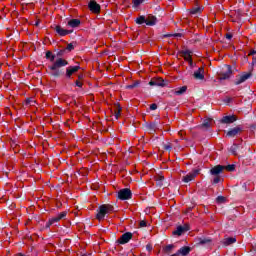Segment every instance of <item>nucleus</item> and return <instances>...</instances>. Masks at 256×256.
I'll return each instance as SVG.
<instances>
[{
	"label": "nucleus",
	"mask_w": 256,
	"mask_h": 256,
	"mask_svg": "<svg viewBox=\"0 0 256 256\" xmlns=\"http://www.w3.org/2000/svg\"><path fill=\"white\" fill-rule=\"evenodd\" d=\"M113 211V206L112 205H109V204H104V205H101L99 207V211L97 213V220L98 221H103V219H105V216L108 214V213H111Z\"/></svg>",
	"instance_id": "obj_1"
},
{
	"label": "nucleus",
	"mask_w": 256,
	"mask_h": 256,
	"mask_svg": "<svg viewBox=\"0 0 256 256\" xmlns=\"http://www.w3.org/2000/svg\"><path fill=\"white\" fill-rule=\"evenodd\" d=\"M67 65H69L67 60L63 58H58L51 66H49V69L50 71H57V69H60V67H65Z\"/></svg>",
	"instance_id": "obj_2"
},
{
	"label": "nucleus",
	"mask_w": 256,
	"mask_h": 256,
	"mask_svg": "<svg viewBox=\"0 0 256 256\" xmlns=\"http://www.w3.org/2000/svg\"><path fill=\"white\" fill-rule=\"evenodd\" d=\"M232 74H233V70L231 69V65L224 66V68L220 73V81H225L227 79H230Z\"/></svg>",
	"instance_id": "obj_3"
},
{
	"label": "nucleus",
	"mask_w": 256,
	"mask_h": 256,
	"mask_svg": "<svg viewBox=\"0 0 256 256\" xmlns=\"http://www.w3.org/2000/svg\"><path fill=\"white\" fill-rule=\"evenodd\" d=\"M132 196H133V193L129 190V188L121 189L118 192V199H120L121 201H127L131 199Z\"/></svg>",
	"instance_id": "obj_4"
},
{
	"label": "nucleus",
	"mask_w": 256,
	"mask_h": 256,
	"mask_svg": "<svg viewBox=\"0 0 256 256\" xmlns=\"http://www.w3.org/2000/svg\"><path fill=\"white\" fill-rule=\"evenodd\" d=\"M65 217H67V212H61V213L58 214L57 216L51 218V219L46 223V228L49 229V227H51V225H55V223H59V221H61V219H65Z\"/></svg>",
	"instance_id": "obj_5"
},
{
	"label": "nucleus",
	"mask_w": 256,
	"mask_h": 256,
	"mask_svg": "<svg viewBox=\"0 0 256 256\" xmlns=\"http://www.w3.org/2000/svg\"><path fill=\"white\" fill-rule=\"evenodd\" d=\"M199 175V170H193L192 172L183 176L182 181L183 183H191V181L195 180V177Z\"/></svg>",
	"instance_id": "obj_6"
},
{
	"label": "nucleus",
	"mask_w": 256,
	"mask_h": 256,
	"mask_svg": "<svg viewBox=\"0 0 256 256\" xmlns=\"http://www.w3.org/2000/svg\"><path fill=\"white\" fill-rule=\"evenodd\" d=\"M250 78H251V72H245L237 76V78L235 79V85H241L242 83H245L247 79H250Z\"/></svg>",
	"instance_id": "obj_7"
},
{
	"label": "nucleus",
	"mask_w": 256,
	"mask_h": 256,
	"mask_svg": "<svg viewBox=\"0 0 256 256\" xmlns=\"http://www.w3.org/2000/svg\"><path fill=\"white\" fill-rule=\"evenodd\" d=\"M132 239H133V233H131V232H126V233H124V234L120 237V239H118V243H119L120 245H125V244L129 243V241L132 240Z\"/></svg>",
	"instance_id": "obj_8"
},
{
	"label": "nucleus",
	"mask_w": 256,
	"mask_h": 256,
	"mask_svg": "<svg viewBox=\"0 0 256 256\" xmlns=\"http://www.w3.org/2000/svg\"><path fill=\"white\" fill-rule=\"evenodd\" d=\"M88 9H90L92 13H99L101 11V5H99L95 0H90L88 3Z\"/></svg>",
	"instance_id": "obj_9"
},
{
	"label": "nucleus",
	"mask_w": 256,
	"mask_h": 256,
	"mask_svg": "<svg viewBox=\"0 0 256 256\" xmlns=\"http://www.w3.org/2000/svg\"><path fill=\"white\" fill-rule=\"evenodd\" d=\"M55 31L60 35V37H65L66 35H71V33H73V30L65 29L60 25L55 26Z\"/></svg>",
	"instance_id": "obj_10"
},
{
	"label": "nucleus",
	"mask_w": 256,
	"mask_h": 256,
	"mask_svg": "<svg viewBox=\"0 0 256 256\" xmlns=\"http://www.w3.org/2000/svg\"><path fill=\"white\" fill-rule=\"evenodd\" d=\"M79 69H81V66H70L66 69V77L67 79H71V76L74 73H77V71H79Z\"/></svg>",
	"instance_id": "obj_11"
},
{
	"label": "nucleus",
	"mask_w": 256,
	"mask_h": 256,
	"mask_svg": "<svg viewBox=\"0 0 256 256\" xmlns=\"http://www.w3.org/2000/svg\"><path fill=\"white\" fill-rule=\"evenodd\" d=\"M194 78L200 81L205 79V69L203 67L198 68V70L194 72Z\"/></svg>",
	"instance_id": "obj_12"
},
{
	"label": "nucleus",
	"mask_w": 256,
	"mask_h": 256,
	"mask_svg": "<svg viewBox=\"0 0 256 256\" xmlns=\"http://www.w3.org/2000/svg\"><path fill=\"white\" fill-rule=\"evenodd\" d=\"M149 85H151L152 87H165V80L157 78L156 80L150 81Z\"/></svg>",
	"instance_id": "obj_13"
},
{
	"label": "nucleus",
	"mask_w": 256,
	"mask_h": 256,
	"mask_svg": "<svg viewBox=\"0 0 256 256\" xmlns=\"http://www.w3.org/2000/svg\"><path fill=\"white\" fill-rule=\"evenodd\" d=\"M241 131H242V129L239 126L232 128L231 130H229L227 132V137H237V135H239V133H241Z\"/></svg>",
	"instance_id": "obj_14"
},
{
	"label": "nucleus",
	"mask_w": 256,
	"mask_h": 256,
	"mask_svg": "<svg viewBox=\"0 0 256 256\" xmlns=\"http://www.w3.org/2000/svg\"><path fill=\"white\" fill-rule=\"evenodd\" d=\"M189 253H191V247L184 246L176 252V255L188 256Z\"/></svg>",
	"instance_id": "obj_15"
},
{
	"label": "nucleus",
	"mask_w": 256,
	"mask_h": 256,
	"mask_svg": "<svg viewBox=\"0 0 256 256\" xmlns=\"http://www.w3.org/2000/svg\"><path fill=\"white\" fill-rule=\"evenodd\" d=\"M79 25H81V20L79 19H71L67 22V27H71V29H76Z\"/></svg>",
	"instance_id": "obj_16"
},
{
	"label": "nucleus",
	"mask_w": 256,
	"mask_h": 256,
	"mask_svg": "<svg viewBox=\"0 0 256 256\" xmlns=\"http://www.w3.org/2000/svg\"><path fill=\"white\" fill-rule=\"evenodd\" d=\"M146 25H148L149 27H153L154 25H157V17L153 15H149L146 18Z\"/></svg>",
	"instance_id": "obj_17"
},
{
	"label": "nucleus",
	"mask_w": 256,
	"mask_h": 256,
	"mask_svg": "<svg viewBox=\"0 0 256 256\" xmlns=\"http://www.w3.org/2000/svg\"><path fill=\"white\" fill-rule=\"evenodd\" d=\"M223 169H225L224 166H222V165H217V166H215L214 168H212V169L210 170V173H211V175H219L220 173L223 172Z\"/></svg>",
	"instance_id": "obj_18"
},
{
	"label": "nucleus",
	"mask_w": 256,
	"mask_h": 256,
	"mask_svg": "<svg viewBox=\"0 0 256 256\" xmlns=\"http://www.w3.org/2000/svg\"><path fill=\"white\" fill-rule=\"evenodd\" d=\"M223 245H225V247L229 246V245H233V243H237V238L236 237H227L222 241Z\"/></svg>",
	"instance_id": "obj_19"
},
{
	"label": "nucleus",
	"mask_w": 256,
	"mask_h": 256,
	"mask_svg": "<svg viewBox=\"0 0 256 256\" xmlns=\"http://www.w3.org/2000/svg\"><path fill=\"white\" fill-rule=\"evenodd\" d=\"M235 121H237V119L235 118V116H224V117L221 119V123H226V124L235 123Z\"/></svg>",
	"instance_id": "obj_20"
},
{
	"label": "nucleus",
	"mask_w": 256,
	"mask_h": 256,
	"mask_svg": "<svg viewBox=\"0 0 256 256\" xmlns=\"http://www.w3.org/2000/svg\"><path fill=\"white\" fill-rule=\"evenodd\" d=\"M182 57H184L185 61H191V51L190 50H184L182 51Z\"/></svg>",
	"instance_id": "obj_21"
},
{
	"label": "nucleus",
	"mask_w": 256,
	"mask_h": 256,
	"mask_svg": "<svg viewBox=\"0 0 256 256\" xmlns=\"http://www.w3.org/2000/svg\"><path fill=\"white\" fill-rule=\"evenodd\" d=\"M184 231H185V228L183 226H178L176 230L173 232V235L181 236L183 235Z\"/></svg>",
	"instance_id": "obj_22"
},
{
	"label": "nucleus",
	"mask_w": 256,
	"mask_h": 256,
	"mask_svg": "<svg viewBox=\"0 0 256 256\" xmlns=\"http://www.w3.org/2000/svg\"><path fill=\"white\" fill-rule=\"evenodd\" d=\"M173 249H175V245L173 244H169L166 247L163 248V251L169 255L171 253V251H173Z\"/></svg>",
	"instance_id": "obj_23"
},
{
	"label": "nucleus",
	"mask_w": 256,
	"mask_h": 256,
	"mask_svg": "<svg viewBox=\"0 0 256 256\" xmlns=\"http://www.w3.org/2000/svg\"><path fill=\"white\" fill-rule=\"evenodd\" d=\"M136 23L137 25H143V23L147 24V18H145V16H140L136 18Z\"/></svg>",
	"instance_id": "obj_24"
},
{
	"label": "nucleus",
	"mask_w": 256,
	"mask_h": 256,
	"mask_svg": "<svg viewBox=\"0 0 256 256\" xmlns=\"http://www.w3.org/2000/svg\"><path fill=\"white\" fill-rule=\"evenodd\" d=\"M187 91V86H182L175 91V95H183Z\"/></svg>",
	"instance_id": "obj_25"
},
{
	"label": "nucleus",
	"mask_w": 256,
	"mask_h": 256,
	"mask_svg": "<svg viewBox=\"0 0 256 256\" xmlns=\"http://www.w3.org/2000/svg\"><path fill=\"white\" fill-rule=\"evenodd\" d=\"M46 59H49L51 61V63H53V61H55V54H53L51 51H47Z\"/></svg>",
	"instance_id": "obj_26"
},
{
	"label": "nucleus",
	"mask_w": 256,
	"mask_h": 256,
	"mask_svg": "<svg viewBox=\"0 0 256 256\" xmlns=\"http://www.w3.org/2000/svg\"><path fill=\"white\" fill-rule=\"evenodd\" d=\"M199 245H207L211 243V239L209 238H199Z\"/></svg>",
	"instance_id": "obj_27"
},
{
	"label": "nucleus",
	"mask_w": 256,
	"mask_h": 256,
	"mask_svg": "<svg viewBox=\"0 0 256 256\" xmlns=\"http://www.w3.org/2000/svg\"><path fill=\"white\" fill-rule=\"evenodd\" d=\"M239 149V145L237 144H233L231 147H230V152L232 153V155H237V150Z\"/></svg>",
	"instance_id": "obj_28"
},
{
	"label": "nucleus",
	"mask_w": 256,
	"mask_h": 256,
	"mask_svg": "<svg viewBox=\"0 0 256 256\" xmlns=\"http://www.w3.org/2000/svg\"><path fill=\"white\" fill-rule=\"evenodd\" d=\"M202 127H204L205 129H209V127H211V119L204 120V122L202 123Z\"/></svg>",
	"instance_id": "obj_29"
},
{
	"label": "nucleus",
	"mask_w": 256,
	"mask_h": 256,
	"mask_svg": "<svg viewBox=\"0 0 256 256\" xmlns=\"http://www.w3.org/2000/svg\"><path fill=\"white\" fill-rule=\"evenodd\" d=\"M132 3H133V7L137 8L142 3H145V0H132Z\"/></svg>",
	"instance_id": "obj_30"
},
{
	"label": "nucleus",
	"mask_w": 256,
	"mask_h": 256,
	"mask_svg": "<svg viewBox=\"0 0 256 256\" xmlns=\"http://www.w3.org/2000/svg\"><path fill=\"white\" fill-rule=\"evenodd\" d=\"M191 15H198V13H201V8H192L190 11Z\"/></svg>",
	"instance_id": "obj_31"
},
{
	"label": "nucleus",
	"mask_w": 256,
	"mask_h": 256,
	"mask_svg": "<svg viewBox=\"0 0 256 256\" xmlns=\"http://www.w3.org/2000/svg\"><path fill=\"white\" fill-rule=\"evenodd\" d=\"M119 115H121V106H117L115 110V118L119 119Z\"/></svg>",
	"instance_id": "obj_32"
},
{
	"label": "nucleus",
	"mask_w": 256,
	"mask_h": 256,
	"mask_svg": "<svg viewBox=\"0 0 256 256\" xmlns=\"http://www.w3.org/2000/svg\"><path fill=\"white\" fill-rule=\"evenodd\" d=\"M75 49V46H73V43H70L66 47V51H73Z\"/></svg>",
	"instance_id": "obj_33"
},
{
	"label": "nucleus",
	"mask_w": 256,
	"mask_h": 256,
	"mask_svg": "<svg viewBox=\"0 0 256 256\" xmlns=\"http://www.w3.org/2000/svg\"><path fill=\"white\" fill-rule=\"evenodd\" d=\"M52 71H53V72H52V76H53V77H59V75H61V72H59L58 69L52 70Z\"/></svg>",
	"instance_id": "obj_34"
},
{
	"label": "nucleus",
	"mask_w": 256,
	"mask_h": 256,
	"mask_svg": "<svg viewBox=\"0 0 256 256\" xmlns=\"http://www.w3.org/2000/svg\"><path fill=\"white\" fill-rule=\"evenodd\" d=\"M226 170L227 171H235V165L231 164V165L226 166Z\"/></svg>",
	"instance_id": "obj_35"
},
{
	"label": "nucleus",
	"mask_w": 256,
	"mask_h": 256,
	"mask_svg": "<svg viewBox=\"0 0 256 256\" xmlns=\"http://www.w3.org/2000/svg\"><path fill=\"white\" fill-rule=\"evenodd\" d=\"M221 181V178L219 176H216L214 179H213V183L214 184H217Z\"/></svg>",
	"instance_id": "obj_36"
},
{
	"label": "nucleus",
	"mask_w": 256,
	"mask_h": 256,
	"mask_svg": "<svg viewBox=\"0 0 256 256\" xmlns=\"http://www.w3.org/2000/svg\"><path fill=\"white\" fill-rule=\"evenodd\" d=\"M217 201H218V203H223V201H225V197H223V196H218V197H217Z\"/></svg>",
	"instance_id": "obj_37"
},
{
	"label": "nucleus",
	"mask_w": 256,
	"mask_h": 256,
	"mask_svg": "<svg viewBox=\"0 0 256 256\" xmlns=\"http://www.w3.org/2000/svg\"><path fill=\"white\" fill-rule=\"evenodd\" d=\"M139 225L140 227H147V222L145 220H141Z\"/></svg>",
	"instance_id": "obj_38"
},
{
	"label": "nucleus",
	"mask_w": 256,
	"mask_h": 256,
	"mask_svg": "<svg viewBox=\"0 0 256 256\" xmlns=\"http://www.w3.org/2000/svg\"><path fill=\"white\" fill-rule=\"evenodd\" d=\"M137 85H138V83H134V84L128 85L127 89H135V87H137Z\"/></svg>",
	"instance_id": "obj_39"
},
{
	"label": "nucleus",
	"mask_w": 256,
	"mask_h": 256,
	"mask_svg": "<svg viewBox=\"0 0 256 256\" xmlns=\"http://www.w3.org/2000/svg\"><path fill=\"white\" fill-rule=\"evenodd\" d=\"M157 109V104H151L150 105V110L155 111Z\"/></svg>",
	"instance_id": "obj_40"
},
{
	"label": "nucleus",
	"mask_w": 256,
	"mask_h": 256,
	"mask_svg": "<svg viewBox=\"0 0 256 256\" xmlns=\"http://www.w3.org/2000/svg\"><path fill=\"white\" fill-rule=\"evenodd\" d=\"M75 85L76 87H83V83H81L80 81H76Z\"/></svg>",
	"instance_id": "obj_41"
},
{
	"label": "nucleus",
	"mask_w": 256,
	"mask_h": 256,
	"mask_svg": "<svg viewBox=\"0 0 256 256\" xmlns=\"http://www.w3.org/2000/svg\"><path fill=\"white\" fill-rule=\"evenodd\" d=\"M164 149H165L166 151H171V145H169V144L165 145V146H164Z\"/></svg>",
	"instance_id": "obj_42"
},
{
	"label": "nucleus",
	"mask_w": 256,
	"mask_h": 256,
	"mask_svg": "<svg viewBox=\"0 0 256 256\" xmlns=\"http://www.w3.org/2000/svg\"><path fill=\"white\" fill-rule=\"evenodd\" d=\"M146 249H147V251H152L153 247L148 244V245L146 246Z\"/></svg>",
	"instance_id": "obj_43"
},
{
	"label": "nucleus",
	"mask_w": 256,
	"mask_h": 256,
	"mask_svg": "<svg viewBox=\"0 0 256 256\" xmlns=\"http://www.w3.org/2000/svg\"><path fill=\"white\" fill-rule=\"evenodd\" d=\"M188 63H189V66H190V67H193V65H194V64H193V59H192V60H188Z\"/></svg>",
	"instance_id": "obj_44"
},
{
	"label": "nucleus",
	"mask_w": 256,
	"mask_h": 256,
	"mask_svg": "<svg viewBox=\"0 0 256 256\" xmlns=\"http://www.w3.org/2000/svg\"><path fill=\"white\" fill-rule=\"evenodd\" d=\"M163 179H164V178L161 177V179L157 181V184L160 185V186L163 185V184L161 183V181H163Z\"/></svg>",
	"instance_id": "obj_45"
},
{
	"label": "nucleus",
	"mask_w": 256,
	"mask_h": 256,
	"mask_svg": "<svg viewBox=\"0 0 256 256\" xmlns=\"http://www.w3.org/2000/svg\"><path fill=\"white\" fill-rule=\"evenodd\" d=\"M174 37H181V34L177 33L173 35Z\"/></svg>",
	"instance_id": "obj_46"
},
{
	"label": "nucleus",
	"mask_w": 256,
	"mask_h": 256,
	"mask_svg": "<svg viewBox=\"0 0 256 256\" xmlns=\"http://www.w3.org/2000/svg\"><path fill=\"white\" fill-rule=\"evenodd\" d=\"M250 54H251V55H255V54H256V51H255V50H252Z\"/></svg>",
	"instance_id": "obj_47"
},
{
	"label": "nucleus",
	"mask_w": 256,
	"mask_h": 256,
	"mask_svg": "<svg viewBox=\"0 0 256 256\" xmlns=\"http://www.w3.org/2000/svg\"><path fill=\"white\" fill-rule=\"evenodd\" d=\"M227 39H231V35L230 34H227Z\"/></svg>",
	"instance_id": "obj_48"
},
{
	"label": "nucleus",
	"mask_w": 256,
	"mask_h": 256,
	"mask_svg": "<svg viewBox=\"0 0 256 256\" xmlns=\"http://www.w3.org/2000/svg\"><path fill=\"white\" fill-rule=\"evenodd\" d=\"M229 101H231V98H228V99L226 100L227 103H229Z\"/></svg>",
	"instance_id": "obj_49"
},
{
	"label": "nucleus",
	"mask_w": 256,
	"mask_h": 256,
	"mask_svg": "<svg viewBox=\"0 0 256 256\" xmlns=\"http://www.w3.org/2000/svg\"><path fill=\"white\" fill-rule=\"evenodd\" d=\"M82 78H83V76L80 75V76H79V79H82Z\"/></svg>",
	"instance_id": "obj_50"
},
{
	"label": "nucleus",
	"mask_w": 256,
	"mask_h": 256,
	"mask_svg": "<svg viewBox=\"0 0 256 256\" xmlns=\"http://www.w3.org/2000/svg\"><path fill=\"white\" fill-rule=\"evenodd\" d=\"M254 63H256V58H254Z\"/></svg>",
	"instance_id": "obj_51"
}]
</instances>
